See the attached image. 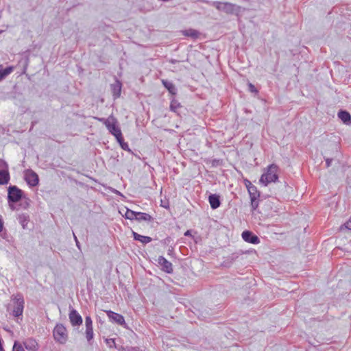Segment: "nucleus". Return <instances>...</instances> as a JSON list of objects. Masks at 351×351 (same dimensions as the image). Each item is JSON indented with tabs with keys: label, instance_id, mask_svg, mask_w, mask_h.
Here are the masks:
<instances>
[{
	"label": "nucleus",
	"instance_id": "412c9836",
	"mask_svg": "<svg viewBox=\"0 0 351 351\" xmlns=\"http://www.w3.org/2000/svg\"><path fill=\"white\" fill-rule=\"evenodd\" d=\"M10 174L6 170L0 171V185L6 184L9 182Z\"/></svg>",
	"mask_w": 351,
	"mask_h": 351
},
{
	"label": "nucleus",
	"instance_id": "58836bf2",
	"mask_svg": "<svg viewBox=\"0 0 351 351\" xmlns=\"http://www.w3.org/2000/svg\"><path fill=\"white\" fill-rule=\"evenodd\" d=\"M73 236H74V240H75V242L78 241L76 236L75 235V234H73Z\"/></svg>",
	"mask_w": 351,
	"mask_h": 351
},
{
	"label": "nucleus",
	"instance_id": "7c9ffc66",
	"mask_svg": "<svg viewBox=\"0 0 351 351\" xmlns=\"http://www.w3.org/2000/svg\"><path fill=\"white\" fill-rule=\"evenodd\" d=\"M343 228L351 230V218L346 221L341 228L343 229Z\"/></svg>",
	"mask_w": 351,
	"mask_h": 351
},
{
	"label": "nucleus",
	"instance_id": "f8f14e48",
	"mask_svg": "<svg viewBox=\"0 0 351 351\" xmlns=\"http://www.w3.org/2000/svg\"><path fill=\"white\" fill-rule=\"evenodd\" d=\"M23 344L25 346V348L29 351H36L38 348V343L34 339L32 338L27 339L23 342Z\"/></svg>",
	"mask_w": 351,
	"mask_h": 351
},
{
	"label": "nucleus",
	"instance_id": "aec40b11",
	"mask_svg": "<svg viewBox=\"0 0 351 351\" xmlns=\"http://www.w3.org/2000/svg\"><path fill=\"white\" fill-rule=\"evenodd\" d=\"M338 117L344 123H348L351 120V115L345 110H340L338 112Z\"/></svg>",
	"mask_w": 351,
	"mask_h": 351
},
{
	"label": "nucleus",
	"instance_id": "6e6552de",
	"mask_svg": "<svg viewBox=\"0 0 351 351\" xmlns=\"http://www.w3.org/2000/svg\"><path fill=\"white\" fill-rule=\"evenodd\" d=\"M70 322L73 326H80L82 324L81 315L74 308H71L69 315Z\"/></svg>",
	"mask_w": 351,
	"mask_h": 351
},
{
	"label": "nucleus",
	"instance_id": "b1692460",
	"mask_svg": "<svg viewBox=\"0 0 351 351\" xmlns=\"http://www.w3.org/2000/svg\"><path fill=\"white\" fill-rule=\"evenodd\" d=\"M86 338L88 342L93 339V328H86Z\"/></svg>",
	"mask_w": 351,
	"mask_h": 351
},
{
	"label": "nucleus",
	"instance_id": "423d86ee",
	"mask_svg": "<svg viewBox=\"0 0 351 351\" xmlns=\"http://www.w3.org/2000/svg\"><path fill=\"white\" fill-rule=\"evenodd\" d=\"M215 7L219 11H223L227 14H232L234 12V5L229 2L206 1Z\"/></svg>",
	"mask_w": 351,
	"mask_h": 351
},
{
	"label": "nucleus",
	"instance_id": "bb28decb",
	"mask_svg": "<svg viewBox=\"0 0 351 351\" xmlns=\"http://www.w3.org/2000/svg\"><path fill=\"white\" fill-rule=\"evenodd\" d=\"M12 351H25L22 345L15 341L13 346Z\"/></svg>",
	"mask_w": 351,
	"mask_h": 351
},
{
	"label": "nucleus",
	"instance_id": "0eeeda50",
	"mask_svg": "<svg viewBox=\"0 0 351 351\" xmlns=\"http://www.w3.org/2000/svg\"><path fill=\"white\" fill-rule=\"evenodd\" d=\"M25 180L31 186L38 184L39 179L38 175L32 169H27L25 172Z\"/></svg>",
	"mask_w": 351,
	"mask_h": 351
},
{
	"label": "nucleus",
	"instance_id": "37998d69",
	"mask_svg": "<svg viewBox=\"0 0 351 351\" xmlns=\"http://www.w3.org/2000/svg\"><path fill=\"white\" fill-rule=\"evenodd\" d=\"M249 182V181H247V183H245V185H246V186H247H247H250V184H249V182Z\"/></svg>",
	"mask_w": 351,
	"mask_h": 351
},
{
	"label": "nucleus",
	"instance_id": "c85d7f7f",
	"mask_svg": "<svg viewBox=\"0 0 351 351\" xmlns=\"http://www.w3.org/2000/svg\"><path fill=\"white\" fill-rule=\"evenodd\" d=\"M251 199V206L253 210H255L258 206V203L257 199L250 198Z\"/></svg>",
	"mask_w": 351,
	"mask_h": 351
},
{
	"label": "nucleus",
	"instance_id": "f3484780",
	"mask_svg": "<svg viewBox=\"0 0 351 351\" xmlns=\"http://www.w3.org/2000/svg\"><path fill=\"white\" fill-rule=\"evenodd\" d=\"M250 186H247V191L249 192L250 198L258 199L260 194L256 187L252 184L250 182H248Z\"/></svg>",
	"mask_w": 351,
	"mask_h": 351
},
{
	"label": "nucleus",
	"instance_id": "4be33fe9",
	"mask_svg": "<svg viewBox=\"0 0 351 351\" xmlns=\"http://www.w3.org/2000/svg\"><path fill=\"white\" fill-rule=\"evenodd\" d=\"M182 34L185 36L191 37L192 38L196 39L199 36V32L193 29H186L182 32Z\"/></svg>",
	"mask_w": 351,
	"mask_h": 351
},
{
	"label": "nucleus",
	"instance_id": "5701e85b",
	"mask_svg": "<svg viewBox=\"0 0 351 351\" xmlns=\"http://www.w3.org/2000/svg\"><path fill=\"white\" fill-rule=\"evenodd\" d=\"M18 219L23 228L25 229L29 222V216L26 214L19 215Z\"/></svg>",
	"mask_w": 351,
	"mask_h": 351
},
{
	"label": "nucleus",
	"instance_id": "6ab92c4d",
	"mask_svg": "<svg viewBox=\"0 0 351 351\" xmlns=\"http://www.w3.org/2000/svg\"><path fill=\"white\" fill-rule=\"evenodd\" d=\"M135 219L141 221H150L153 219L152 217L147 213L136 212V216L135 217Z\"/></svg>",
	"mask_w": 351,
	"mask_h": 351
},
{
	"label": "nucleus",
	"instance_id": "20e7f679",
	"mask_svg": "<svg viewBox=\"0 0 351 351\" xmlns=\"http://www.w3.org/2000/svg\"><path fill=\"white\" fill-rule=\"evenodd\" d=\"M23 197V191L16 186H10L8 189V203H16Z\"/></svg>",
	"mask_w": 351,
	"mask_h": 351
},
{
	"label": "nucleus",
	"instance_id": "c03bdc74",
	"mask_svg": "<svg viewBox=\"0 0 351 351\" xmlns=\"http://www.w3.org/2000/svg\"><path fill=\"white\" fill-rule=\"evenodd\" d=\"M3 32V30H0V34H1Z\"/></svg>",
	"mask_w": 351,
	"mask_h": 351
},
{
	"label": "nucleus",
	"instance_id": "473e14b6",
	"mask_svg": "<svg viewBox=\"0 0 351 351\" xmlns=\"http://www.w3.org/2000/svg\"><path fill=\"white\" fill-rule=\"evenodd\" d=\"M3 221L1 216H0V232L3 230Z\"/></svg>",
	"mask_w": 351,
	"mask_h": 351
},
{
	"label": "nucleus",
	"instance_id": "f03ea898",
	"mask_svg": "<svg viewBox=\"0 0 351 351\" xmlns=\"http://www.w3.org/2000/svg\"><path fill=\"white\" fill-rule=\"evenodd\" d=\"M277 172V165H270L267 168L266 171L261 176L259 180L260 183L266 186L271 182H276L278 178Z\"/></svg>",
	"mask_w": 351,
	"mask_h": 351
},
{
	"label": "nucleus",
	"instance_id": "a19ab883",
	"mask_svg": "<svg viewBox=\"0 0 351 351\" xmlns=\"http://www.w3.org/2000/svg\"><path fill=\"white\" fill-rule=\"evenodd\" d=\"M76 245H77V247L80 248L79 241L76 242Z\"/></svg>",
	"mask_w": 351,
	"mask_h": 351
},
{
	"label": "nucleus",
	"instance_id": "2f4dec72",
	"mask_svg": "<svg viewBox=\"0 0 351 351\" xmlns=\"http://www.w3.org/2000/svg\"><path fill=\"white\" fill-rule=\"evenodd\" d=\"M249 90L252 93H257L256 87L251 83L249 84Z\"/></svg>",
	"mask_w": 351,
	"mask_h": 351
},
{
	"label": "nucleus",
	"instance_id": "4468645a",
	"mask_svg": "<svg viewBox=\"0 0 351 351\" xmlns=\"http://www.w3.org/2000/svg\"><path fill=\"white\" fill-rule=\"evenodd\" d=\"M113 96L114 98H118L121 95V84L119 81L117 80L114 84L111 85Z\"/></svg>",
	"mask_w": 351,
	"mask_h": 351
},
{
	"label": "nucleus",
	"instance_id": "79ce46f5",
	"mask_svg": "<svg viewBox=\"0 0 351 351\" xmlns=\"http://www.w3.org/2000/svg\"><path fill=\"white\" fill-rule=\"evenodd\" d=\"M1 164H5V162H4L3 160H0V165H1Z\"/></svg>",
	"mask_w": 351,
	"mask_h": 351
},
{
	"label": "nucleus",
	"instance_id": "f704fd0d",
	"mask_svg": "<svg viewBox=\"0 0 351 351\" xmlns=\"http://www.w3.org/2000/svg\"><path fill=\"white\" fill-rule=\"evenodd\" d=\"M28 201H29V199H27V200H26V201L23 204V207L24 208H28V207H29V202H28Z\"/></svg>",
	"mask_w": 351,
	"mask_h": 351
},
{
	"label": "nucleus",
	"instance_id": "7ed1b4c3",
	"mask_svg": "<svg viewBox=\"0 0 351 351\" xmlns=\"http://www.w3.org/2000/svg\"><path fill=\"white\" fill-rule=\"evenodd\" d=\"M12 300L14 302L12 315L14 317L22 315L24 308V299L21 293H17L12 296Z\"/></svg>",
	"mask_w": 351,
	"mask_h": 351
},
{
	"label": "nucleus",
	"instance_id": "ea45409f",
	"mask_svg": "<svg viewBox=\"0 0 351 351\" xmlns=\"http://www.w3.org/2000/svg\"><path fill=\"white\" fill-rule=\"evenodd\" d=\"M73 236H74V240H75V242L78 241L76 236L75 235V234H73Z\"/></svg>",
	"mask_w": 351,
	"mask_h": 351
},
{
	"label": "nucleus",
	"instance_id": "393cba45",
	"mask_svg": "<svg viewBox=\"0 0 351 351\" xmlns=\"http://www.w3.org/2000/svg\"><path fill=\"white\" fill-rule=\"evenodd\" d=\"M136 216V212L133 211L130 209H127V210L125 213V218L130 219V220L135 219Z\"/></svg>",
	"mask_w": 351,
	"mask_h": 351
},
{
	"label": "nucleus",
	"instance_id": "a211bd4d",
	"mask_svg": "<svg viewBox=\"0 0 351 351\" xmlns=\"http://www.w3.org/2000/svg\"><path fill=\"white\" fill-rule=\"evenodd\" d=\"M162 83L171 94H172V95L176 94L177 89H176L175 85L172 82L165 80H162Z\"/></svg>",
	"mask_w": 351,
	"mask_h": 351
},
{
	"label": "nucleus",
	"instance_id": "2eb2a0df",
	"mask_svg": "<svg viewBox=\"0 0 351 351\" xmlns=\"http://www.w3.org/2000/svg\"><path fill=\"white\" fill-rule=\"evenodd\" d=\"M14 69L12 66L3 69V66L0 64V82L10 75L14 71Z\"/></svg>",
	"mask_w": 351,
	"mask_h": 351
},
{
	"label": "nucleus",
	"instance_id": "f257e3e1",
	"mask_svg": "<svg viewBox=\"0 0 351 351\" xmlns=\"http://www.w3.org/2000/svg\"><path fill=\"white\" fill-rule=\"evenodd\" d=\"M97 119L106 125L109 132L115 136L117 141L122 140L121 131L117 125V119L112 115H110L108 119L97 118Z\"/></svg>",
	"mask_w": 351,
	"mask_h": 351
},
{
	"label": "nucleus",
	"instance_id": "a878e982",
	"mask_svg": "<svg viewBox=\"0 0 351 351\" xmlns=\"http://www.w3.org/2000/svg\"><path fill=\"white\" fill-rule=\"evenodd\" d=\"M180 104L176 99H173L170 104V109L171 111L176 112V110L180 108Z\"/></svg>",
	"mask_w": 351,
	"mask_h": 351
},
{
	"label": "nucleus",
	"instance_id": "9b49d317",
	"mask_svg": "<svg viewBox=\"0 0 351 351\" xmlns=\"http://www.w3.org/2000/svg\"><path fill=\"white\" fill-rule=\"evenodd\" d=\"M158 263L162 267L163 271L171 274L173 271L172 264L165 257L160 256L158 258Z\"/></svg>",
	"mask_w": 351,
	"mask_h": 351
},
{
	"label": "nucleus",
	"instance_id": "c756f323",
	"mask_svg": "<svg viewBox=\"0 0 351 351\" xmlns=\"http://www.w3.org/2000/svg\"><path fill=\"white\" fill-rule=\"evenodd\" d=\"M118 142L119 143V144H120L121 147H122V149H123L124 150L130 151L128 145L126 143L123 142V138H122V140L121 141H118Z\"/></svg>",
	"mask_w": 351,
	"mask_h": 351
},
{
	"label": "nucleus",
	"instance_id": "9d476101",
	"mask_svg": "<svg viewBox=\"0 0 351 351\" xmlns=\"http://www.w3.org/2000/svg\"><path fill=\"white\" fill-rule=\"evenodd\" d=\"M243 239L252 244H257L260 242L259 238L250 231H243L242 233Z\"/></svg>",
	"mask_w": 351,
	"mask_h": 351
},
{
	"label": "nucleus",
	"instance_id": "72a5a7b5",
	"mask_svg": "<svg viewBox=\"0 0 351 351\" xmlns=\"http://www.w3.org/2000/svg\"><path fill=\"white\" fill-rule=\"evenodd\" d=\"M332 159H331V158H326V163L327 167H330V164L332 162Z\"/></svg>",
	"mask_w": 351,
	"mask_h": 351
},
{
	"label": "nucleus",
	"instance_id": "1a4fd4ad",
	"mask_svg": "<svg viewBox=\"0 0 351 351\" xmlns=\"http://www.w3.org/2000/svg\"><path fill=\"white\" fill-rule=\"evenodd\" d=\"M106 313L109 319L112 320L114 322L121 326L125 325L124 317L121 315L111 311H106Z\"/></svg>",
	"mask_w": 351,
	"mask_h": 351
},
{
	"label": "nucleus",
	"instance_id": "39448f33",
	"mask_svg": "<svg viewBox=\"0 0 351 351\" xmlns=\"http://www.w3.org/2000/svg\"><path fill=\"white\" fill-rule=\"evenodd\" d=\"M53 337L60 343H64L67 339L66 329L62 324H57L53 329Z\"/></svg>",
	"mask_w": 351,
	"mask_h": 351
},
{
	"label": "nucleus",
	"instance_id": "dca6fc26",
	"mask_svg": "<svg viewBox=\"0 0 351 351\" xmlns=\"http://www.w3.org/2000/svg\"><path fill=\"white\" fill-rule=\"evenodd\" d=\"M134 239L142 243L146 244L152 241V238L147 236L141 235L135 232H133Z\"/></svg>",
	"mask_w": 351,
	"mask_h": 351
},
{
	"label": "nucleus",
	"instance_id": "a18cd8bd",
	"mask_svg": "<svg viewBox=\"0 0 351 351\" xmlns=\"http://www.w3.org/2000/svg\"><path fill=\"white\" fill-rule=\"evenodd\" d=\"M0 351H3V348H0Z\"/></svg>",
	"mask_w": 351,
	"mask_h": 351
},
{
	"label": "nucleus",
	"instance_id": "ddd939ff",
	"mask_svg": "<svg viewBox=\"0 0 351 351\" xmlns=\"http://www.w3.org/2000/svg\"><path fill=\"white\" fill-rule=\"evenodd\" d=\"M208 201L210 204V207L213 209H216L219 208L221 204L219 196L216 194L210 195L208 197Z\"/></svg>",
	"mask_w": 351,
	"mask_h": 351
},
{
	"label": "nucleus",
	"instance_id": "c9c22d12",
	"mask_svg": "<svg viewBox=\"0 0 351 351\" xmlns=\"http://www.w3.org/2000/svg\"><path fill=\"white\" fill-rule=\"evenodd\" d=\"M9 204V206L10 208L12 209V210H14L15 209V206L13 205L14 203H8Z\"/></svg>",
	"mask_w": 351,
	"mask_h": 351
},
{
	"label": "nucleus",
	"instance_id": "e433bc0d",
	"mask_svg": "<svg viewBox=\"0 0 351 351\" xmlns=\"http://www.w3.org/2000/svg\"><path fill=\"white\" fill-rule=\"evenodd\" d=\"M184 235H185V236H191V230H187V231L184 233Z\"/></svg>",
	"mask_w": 351,
	"mask_h": 351
},
{
	"label": "nucleus",
	"instance_id": "cd10ccee",
	"mask_svg": "<svg viewBox=\"0 0 351 351\" xmlns=\"http://www.w3.org/2000/svg\"><path fill=\"white\" fill-rule=\"evenodd\" d=\"M85 326L86 328H93V322L90 317L87 316L85 318Z\"/></svg>",
	"mask_w": 351,
	"mask_h": 351
},
{
	"label": "nucleus",
	"instance_id": "4c0bfd02",
	"mask_svg": "<svg viewBox=\"0 0 351 351\" xmlns=\"http://www.w3.org/2000/svg\"><path fill=\"white\" fill-rule=\"evenodd\" d=\"M170 62H171V63H173V64H175V63L178 62V60H170Z\"/></svg>",
	"mask_w": 351,
	"mask_h": 351
}]
</instances>
